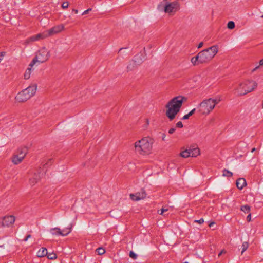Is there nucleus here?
<instances>
[{"label":"nucleus","mask_w":263,"mask_h":263,"mask_svg":"<svg viewBox=\"0 0 263 263\" xmlns=\"http://www.w3.org/2000/svg\"><path fill=\"white\" fill-rule=\"evenodd\" d=\"M45 171L42 170L40 168L34 173L33 177L29 179V183L31 185H35L45 174Z\"/></svg>","instance_id":"nucleus-9"},{"label":"nucleus","mask_w":263,"mask_h":263,"mask_svg":"<svg viewBox=\"0 0 263 263\" xmlns=\"http://www.w3.org/2000/svg\"><path fill=\"white\" fill-rule=\"evenodd\" d=\"M27 148L26 147L20 148L18 149V154L17 155L20 157L22 156V158H24L26 154L27 153Z\"/></svg>","instance_id":"nucleus-20"},{"label":"nucleus","mask_w":263,"mask_h":263,"mask_svg":"<svg viewBox=\"0 0 263 263\" xmlns=\"http://www.w3.org/2000/svg\"><path fill=\"white\" fill-rule=\"evenodd\" d=\"M48 36V35L47 32H45L42 33H39L35 35L32 36L29 39V40L31 42H34L35 41H38L41 39L46 38Z\"/></svg>","instance_id":"nucleus-14"},{"label":"nucleus","mask_w":263,"mask_h":263,"mask_svg":"<svg viewBox=\"0 0 263 263\" xmlns=\"http://www.w3.org/2000/svg\"><path fill=\"white\" fill-rule=\"evenodd\" d=\"M165 5H163L162 3H160L158 4L157 6V9L160 11H164V6Z\"/></svg>","instance_id":"nucleus-34"},{"label":"nucleus","mask_w":263,"mask_h":263,"mask_svg":"<svg viewBox=\"0 0 263 263\" xmlns=\"http://www.w3.org/2000/svg\"><path fill=\"white\" fill-rule=\"evenodd\" d=\"M6 52H0V62L2 61L3 59V57L5 55Z\"/></svg>","instance_id":"nucleus-39"},{"label":"nucleus","mask_w":263,"mask_h":263,"mask_svg":"<svg viewBox=\"0 0 263 263\" xmlns=\"http://www.w3.org/2000/svg\"><path fill=\"white\" fill-rule=\"evenodd\" d=\"M32 70V69H31V68H28L26 69V70L24 73V75L25 79L27 80L30 77Z\"/></svg>","instance_id":"nucleus-26"},{"label":"nucleus","mask_w":263,"mask_h":263,"mask_svg":"<svg viewBox=\"0 0 263 263\" xmlns=\"http://www.w3.org/2000/svg\"><path fill=\"white\" fill-rule=\"evenodd\" d=\"M47 250L46 248H42L41 249H40L38 252H37L36 256L38 257H43L45 256H46L47 255Z\"/></svg>","instance_id":"nucleus-19"},{"label":"nucleus","mask_w":263,"mask_h":263,"mask_svg":"<svg viewBox=\"0 0 263 263\" xmlns=\"http://www.w3.org/2000/svg\"><path fill=\"white\" fill-rule=\"evenodd\" d=\"M50 232L53 235H61L63 234L61 232V230L59 228H52L50 230Z\"/></svg>","instance_id":"nucleus-22"},{"label":"nucleus","mask_w":263,"mask_h":263,"mask_svg":"<svg viewBox=\"0 0 263 263\" xmlns=\"http://www.w3.org/2000/svg\"><path fill=\"white\" fill-rule=\"evenodd\" d=\"M96 251L97 252L98 255H103L105 253V251L103 248H98L96 249Z\"/></svg>","instance_id":"nucleus-32"},{"label":"nucleus","mask_w":263,"mask_h":263,"mask_svg":"<svg viewBox=\"0 0 263 263\" xmlns=\"http://www.w3.org/2000/svg\"><path fill=\"white\" fill-rule=\"evenodd\" d=\"M23 160L22 156L20 157L17 154L15 155L12 159V162L15 165L20 163Z\"/></svg>","instance_id":"nucleus-21"},{"label":"nucleus","mask_w":263,"mask_h":263,"mask_svg":"<svg viewBox=\"0 0 263 263\" xmlns=\"http://www.w3.org/2000/svg\"><path fill=\"white\" fill-rule=\"evenodd\" d=\"M176 127L177 128L183 127V124L181 121H179L176 124Z\"/></svg>","instance_id":"nucleus-37"},{"label":"nucleus","mask_w":263,"mask_h":263,"mask_svg":"<svg viewBox=\"0 0 263 263\" xmlns=\"http://www.w3.org/2000/svg\"><path fill=\"white\" fill-rule=\"evenodd\" d=\"M195 222H197L199 224H202L204 222V219L203 218H201L199 220H195Z\"/></svg>","instance_id":"nucleus-41"},{"label":"nucleus","mask_w":263,"mask_h":263,"mask_svg":"<svg viewBox=\"0 0 263 263\" xmlns=\"http://www.w3.org/2000/svg\"><path fill=\"white\" fill-rule=\"evenodd\" d=\"M261 18H263V15L261 16Z\"/></svg>","instance_id":"nucleus-57"},{"label":"nucleus","mask_w":263,"mask_h":263,"mask_svg":"<svg viewBox=\"0 0 263 263\" xmlns=\"http://www.w3.org/2000/svg\"><path fill=\"white\" fill-rule=\"evenodd\" d=\"M226 251L224 250H221L218 254V256H220L222 254L226 253Z\"/></svg>","instance_id":"nucleus-47"},{"label":"nucleus","mask_w":263,"mask_h":263,"mask_svg":"<svg viewBox=\"0 0 263 263\" xmlns=\"http://www.w3.org/2000/svg\"><path fill=\"white\" fill-rule=\"evenodd\" d=\"M35 57L37 58V59H38L39 63H43L48 60V59L49 58V51H48L46 48L43 47L38 51V53Z\"/></svg>","instance_id":"nucleus-6"},{"label":"nucleus","mask_w":263,"mask_h":263,"mask_svg":"<svg viewBox=\"0 0 263 263\" xmlns=\"http://www.w3.org/2000/svg\"><path fill=\"white\" fill-rule=\"evenodd\" d=\"M257 84L252 80H246L239 84L235 89V93L238 95L242 96L253 91Z\"/></svg>","instance_id":"nucleus-4"},{"label":"nucleus","mask_w":263,"mask_h":263,"mask_svg":"<svg viewBox=\"0 0 263 263\" xmlns=\"http://www.w3.org/2000/svg\"><path fill=\"white\" fill-rule=\"evenodd\" d=\"M165 136H166L165 134L164 133H163L162 134V140L163 141H165Z\"/></svg>","instance_id":"nucleus-49"},{"label":"nucleus","mask_w":263,"mask_h":263,"mask_svg":"<svg viewBox=\"0 0 263 263\" xmlns=\"http://www.w3.org/2000/svg\"><path fill=\"white\" fill-rule=\"evenodd\" d=\"M72 11H73V12H74V13H75L76 14H77V13H78V10L77 9H72Z\"/></svg>","instance_id":"nucleus-52"},{"label":"nucleus","mask_w":263,"mask_h":263,"mask_svg":"<svg viewBox=\"0 0 263 263\" xmlns=\"http://www.w3.org/2000/svg\"><path fill=\"white\" fill-rule=\"evenodd\" d=\"M215 224V223L214 222H211V223H209V226L210 227H211L213 225H214Z\"/></svg>","instance_id":"nucleus-53"},{"label":"nucleus","mask_w":263,"mask_h":263,"mask_svg":"<svg viewBox=\"0 0 263 263\" xmlns=\"http://www.w3.org/2000/svg\"><path fill=\"white\" fill-rule=\"evenodd\" d=\"M64 29L62 24L55 26L47 31L48 36L61 32Z\"/></svg>","instance_id":"nucleus-13"},{"label":"nucleus","mask_w":263,"mask_h":263,"mask_svg":"<svg viewBox=\"0 0 263 263\" xmlns=\"http://www.w3.org/2000/svg\"><path fill=\"white\" fill-rule=\"evenodd\" d=\"M222 176L228 177H232L233 176V173L225 168L222 170Z\"/></svg>","instance_id":"nucleus-25"},{"label":"nucleus","mask_w":263,"mask_h":263,"mask_svg":"<svg viewBox=\"0 0 263 263\" xmlns=\"http://www.w3.org/2000/svg\"><path fill=\"white\" fill-rule=\"evenodd\" d=\"M31 97L23 89L21 92H18L16 96L15 99L18 102H24L29 99Z\"/></svg>","instance_id":"nucleus-10"},{"label":"nucleus","mask_w":263,"mask_h":263,"mask_svg":"<svg viewBox=\"0 0 263 263\" xmlns=\"http://www.w3.org/2000/svg\"><path fill=\"white\" fill-rule=\"evenodd\" d=\"M241 210L246 213H249L250 211V207L248 205H242L241 207Z\"/></svg>","instance_id":"nucleus-28"},{"label":"nucleus","mask_w":263,"mask_h":263,"mask_svg":"<svg viewBox=\"0 0 263 263\" xmlns=\"http://www.w3.org/2000/svg\"><path fill=\"white\" fill-rule=\"evenodd\" d=\"M129 256L134 259H136L137 258V255L133 251H130Z\"/></svg>","instance_id":"nucleus-35"},{"label":"nucleus","mask_w":263,"mask_h":263,"mask_svg":"<svg viewBox=\"0 0 263 263\" xmlns=\"http://www.w3.org/2000/svg\"><path fill=\"white\" fill-rule=\"evenodd\" d=\"M235 24L233 21H229L227 24V27L229 29H233L235 28Z\"/></svg>","instance_id":"nucleus-30"},{"label":"nucleus","mask_w":263,"mask_h":263,"mask_svg":"<svg viewBox=\"0 0 263 263\" xmlns=\"http://www.w3.org/2000/svg\"><path fill=\"white\" fill-rule=\"evenodd\" d=\"M175 130L176 129L175 128H174V127L171 128L168 130V133L170 134H172L175 131Z\"/></svg>","instance_id":"nucleus-45"},{"label":"nucleus","mask_w":263,"mask_h":263,"mask_svg":"<svg viewBox=\"0 0 263 263\" xmlns=\"http://www.w3.org/2000/svg\"><path fill=\"white\" fill-rule=\"evenodd\" d=\"M71 231V226L70 227L66 228L62 230H61V232L63 234L61 235V236H67L68 234H69Z\"/></svg>","instance_id":"nucleus-24"},{"label":"nucleus","mask_w":263,"mask_h":263,"mask_svg":"<svg viewBox=\"0 0 263 263\" xmlns=\"http://www.w3.org/2000/svg\"><path fill=\"white\" fill-rule=\"evenodd\" d=\"M167 211H168V209L162 208L161 209V212L160 213V214L165 215V214H164V213L165 212H167Z\"/></svg>","instance_id":"nucleus-38"},{"label":"nucleus","mask_w":263,"mask_h":263,"mask_svg":"<svg viewBox=\"0 0 263 263\" xmlns=\"http://www.w3.org/2000/svg\"><path fill=\"white\" fill-rule=\"evenodd\" d=\"M190 116H189V114H187L185 115H184L182 118V120H187L189 118H190Z\"/></svg>","instance_id":"nucleus-43"},{"label":"nucleus","mask_w":263,"mask_h":263,"mask_svg":"<svg viewBox=\"0 0 263 263\" xmlns=\"http://www.w3.org/2000/svg\"><path fill=\"white\" fill-rule=\"evenodd\" d=\"M249 246L248 243L247 242H243L242 245V252L241 254H242L243 253L248 249Z\"/></svg>","instance_id":"nucleus-31"},{"label":"nucleus","mask_w":263,"mask_h":263,"mask_svg":"<svg viewBox=\"0 0 263 263\" xmlns=\"http://www.w3.org/2000/svg\"><path fill=\"white\" fill-rule=\"evenodd\" d=\"M142 59L140 56L136 55L134 57V59L129 62L127 66V71L128 72L132 71L136 69L138 66L142 63Z\"/></svg>","instance_id":"nucleus-5"},{"label":"nucleus","mask_w":263,"mask_h":263,"mask_svg":"<svg viewBox=\"0 0 263 263\" xmlns=\"http://www.w3.org/2000/svg\"><path fill=\"white\" fill-rule=\"evenodd\" d=\"M190 149H186L180 153V156L183 158H187L190 156Z\"/></svg>","instance_id":"nucleus-23"},{"label":"nucleus","mask_w":263,"mask_h":263,"mask_svg":"<svg viewBox=\"0 0 263 263\" xmlns=\"http://www.w3.org/2000/svg\"><path fill=\"white\" fill-rule=\"evenodd\" d=\"M203 45V42H200V43L199 44L198 46V48H201V47H202Z\"/></svg>","instance_id":"nucleus-48"},{"label":"nucleus","mask_w":263,"mask_h":263,"mask_svg":"<svg viewBox=\"0 0 263 263\" xmlns=\"http://www.w3.org/2000/svg\"><path fill=\"white\" fill-rule=\"evenodd\" d=\"M68 3L67 2H64L62 4V7L63 9H65L68 8Z\"/></svg>","instance_id":"nucleus-36"},{"label":"nucleus","mask_w":263,"mask_h":263,"mask_svg":"<svg viewBox=\"0 0 263 263\" xmlns=\"http://www.w3.org/2000/svg\"><path fill=\"white\" fill-rule=\"evenodd\" d=\"M195 111L196 108L193 109L191 111L189 112V113H188L189 114V116H192L195 113Z\"/></svg>","instance_id":"nucleus-44"},{"label":"nucleus","mask_w":263,"mask_h":263,"mask_svg":"<svg viewBox=\"0 0 263 263\" xmlns=\"http://www.w3.org/2000/svg\"><path fill=\"white\" fill-rule=\"evenodd\" d=\"M220 101V98L204 99L199 104L198 111L202 115H208Z\"/></svg>","instance_id":"nucleus-3"},{"label":"nucleus","mask_w":263,"mask_h":263,"mask_svg":"<svg viewBox=\"0 0 263 263\" xmlns=\"http://www.w3.org/2000/svg\"><path fill=\"white\" fill-rule=\"evenodd\" d=\"M126 49V48H121L119 50V53L121 52L122 50H124Z\"/></svg>","instance_id":"nucleus-51"},{"label":"nucleus","mask_w":263,"mask_h":263,"mask_svg":"<svg viewBox=\"0 0 263 263\" xmlns=\"http://www.w3.org/2000/svg\"><path fill=\"white\" fill-rule=\"evenodd\" d=\"M37 89V85L34 84L32 85L28 86L27 88L24 89L25 91L28 92L29 95H30L31 97L33 96L36 93Z\"/></svg>","instance_id":"nucleus-16"},{"label":"nucleus","mask_w":263,"mask_h":263,"mask_svg":"<svg viewBox=\"0 0 263 263\" xmlns=\"http://www.w3.org/2000/svg\"><path fill=\"white\" fill-rule=\"evenodd\" d=\"M183 263H189L187 261L184 262Z\"/></svg>","instance_id":"nucleus-56"},{"label":"nucleus","mask_w":263,"mask_h":263,"mask_svg":"<svg viewBox=\"0 0 263 263\" xmlns=\"http://www.w3.org/2000/svg\"><path fill=\"white\" fill-rule=\"evenodd\" d=\"M3 246H4V245H2V246H1L0 247H3Z\"/></svg>","instance_id":"nucleus-58"},{"label":"nucleus","mask_w":263,"mask_h":263,"mask_svg":"<svg viewBox=\"0 0 263 263\" xmlns=\"http://www.w3.org/2000/svg\"><path fill=\"white\" fill-rule=\"evenodd\" d=\"M259 65H263V59L259 61Z\"/></svg>","instance_id":"nucleus-50"},{"label":"nucleus","mask_w":263,"mask_h":263,"mask_svg":"<svg viewBox=\"0 0 263 263\" xmlns=\"http://www.w3.org/2000/svg\"><path fill=\"white\" fill-rule=\"evenodd\" d=\"M91 8H89L88 9H87L86 10L84 11L83 13H82V15H85L87 13H88L90 11H91Z\"/></svg>","instance_id":"nucleus-40"},{"label":"nucleus","mask_w":263,"mask_h":263,"mask_svg":"<svg viewBox=\"0 0 263 263\" xmlns=\"http://www.w3.org/2000/svg\"><path fill=\"white\" fill-rule=\"evenodd\" d=\"M46 256L47 257V258L49 259H51V260L55 259L57 257L56 254L53 252H52V253H48L47 252V255H46Z\"/></svg>","instance_id":"nucleus-27"},{"label":"nucleus","mask_w":263,"mask_h":263,"mask_svg":"<svg viewBox=\"0 0 263 263\" xmlns=\"http://www.w3.org/2000/svg\"><path fill=\"white\" fill-rule=\"evenodd\" d=\"M30 237H31V235H30V234L27 235V236L24 238V241H27V240H28L29 238H30Z\"/></svg>","instance_id":"nucleus-46"},{"label":"nucleus","mask_w":263,"mask_h":263,"mask_svg":"<svg viewBox=\"0 0 263 263\" xmlns=\"http://www.w3.org/2000/svg\"><path fill=\"white\" fill-rule=\"evenodd\" d=\"M15 221V217L13 215L4 216L3 218L2 226L4 227H9L13 224Z\"/></svg>","instance_id":"nucleus-11"},{"label":"nucleus","mask_w":263,"mask_h":263,"mask_svg":"<svg viewBox=\"0 0 263 263\" xmlns=\"http://www.w3.org/2000/svg\"><path fill=\"white\" fill-rule=\"evenodd\" d=\"M189 149L191 157H195L200 154V150L198 147H190Z\"/></svg>","instance_id":"nucleus-18"},{"label":"nucleus","mask_w":263,"mask_h":263,"mask_svg":"<svg viewBox=\"0 0 263 263\" xmlns=\"http://www.w3.org/2000/svg\"><path fill=\"white\" fill-rule=\"evenodd\" d=\"M143 144L138 143V141H136L134 144L135 152L141 155L145 154V153L143 148Z\"/></svg>","instance_id":"nucleus-15"},{"label":"nucleus","mask_w":263,"mask_h":263,"mask_svg":"<svg viewBox=\"0 0 263 263\" xmlns=\"http://www.w3.org/2000/svg\"><path fill=\"white\" fill-rule=\"evenodd\" d=\"M146 193L143 189H141L140 192L136 193L135 194H131L130 198L134 201H138L144 199L146 197Z\"/></svg>","instance_id":"nucleus-12"},{"label":"nucleus","mask_w":263,"mask_h":263,"mask_svg":"<svg viewBox=\"0 0 263 263\" xmlns=\"http://www.w3.org/2000/svg\"><path fill=\"white\" fill-rule=\"evenodd\" d=\"M251 214L250 213H249L248 215L247 216V221L248 222L251 221Z\"/></svg>","instance_id":"nucleus-42"},{"label":"nucleus","mask_w":263,"mask_h":263,"mask_svg":"<svg viewBox=\"0 0 263 263\" xmlns=\"http://www.w3.org/2000/svg\"><path fill=\"white\" fill-rule=\"evenodd\" d=\"M179 4L177 1L171 3L167 2L164 6V12L166 13H171L175 12L179 9Z\"/></svg>","instance_id":"nucleus-7"},{"label":"nucleus","mask_w":263,"mask_h":263,"mask_svg":"<svg viewBox=\"0 0 263 263\" xmlns=\"http://www.w3.org/2000/svg\"><path fill=\"white\" fill-rule=\"evenodd\" d=\"M138 143L143 144V148L145 151V153L149 152L152 148V144L153 143V139L149 137H145L141 140H138Z\"/></svg>","instance_id":"nucleus-8"},{"label":"nucleus","mask_w":263,"mask_h":263,"mask_svg":"<svg viewBox=\"0 0 263 263\" xmlns=\"http://www.w3.org/2000/svg\"><path fill=\"white\" fill-rule=\"evenodd\" d=\"M258 67H259V66H257L256 67H255V68H254V69L252 70V72L255 71L256 70V69H257Z\"/></svg>","instance_id":"nucleus-54"},{"label":"nucleus","mask_w":263,"mask_h":263,"mask_svg":"<svg viewBox=\"0 0 263 263\" xmlns=\"http://www.w3.org/2000/svg\"><path fill=\"white\" fill-rule=\"evenodd\" d=\"M187 98L182 96H178L172 99L166 105L167 108L166 116L170 121H172L179 112L183 101H186Z\"/></svg>","instance_id":"nucleus-2"},{"label":"nucleus","mask_w":263,"mask_h":263,"mask_svg":"<svg viewBox=\"0 0 263 263\" xmlns=\"http://www.w3.org/2000/svg\"><path fill=\"white\" fill-rule=\"evenodd\" d=\"M246 185L247 183L246 180L244 178H240L236 181L237 187L239 190L242 189Z\"/></svg>","instance_id":"nucleus-17"},{"label":"nucleus","mask_w":263,"mask_h":263,"mask_svg":"<svg viewBox=\"0 0 263 263\" xmlns=\"http://www.w3.org/2000/svg\"><path fill=\"white\" fill-rule=\"evenodd\" d=\"M256 150V148H253L251 150V152L253 153L254 152V151H255Z\"/></svg>","instance_id":"nucleus-55"},{"label":"nucleus","mask_w":263,"mask_h":263,"mask_svg":"<svg viewBox=\"0 0 263 263\" xmlns=\"http://www.w3.org/2000/svg\"><path fill=\"white\" fill-rule=\"evenodd\" d=\"M53 159L52 158L49 159L46 163L43 164V168L42 169L44 171V168H46L47 166L51 165Z\"/></svg>","instance_id":"nucleus-33"},{"label":"nucleus","mask_w":263,"mask_h":263,"mask_svg":"<svg viewBox=\"0 0 263 263\" xmlns=\"http://www.w3.org/2000/svg\"><path fill=\"white\" fill-rule=\"evenodd\" d=\"M36 62H39V60L37 59V58L35 57L29 64L28 68H31V69H32V67Z\"/></svg>","instance_id":"nucleus-29"},{"label":"nucleus","mask_w":263,"mask_h":263,"mask_svg":"<svg viewBox=\"0 0 263 263\" xmlns=\"http://www.w3.org/2000/svg\"><path fill=\"white\" fill-rule=\"evenodd\" d=\"M218 47L213 45L199 52L196 56L191 58V62L194 66L206 63L210 61L218 52Z\"/></svg>","instance_id":"nucleus-1"}]
</instances>
